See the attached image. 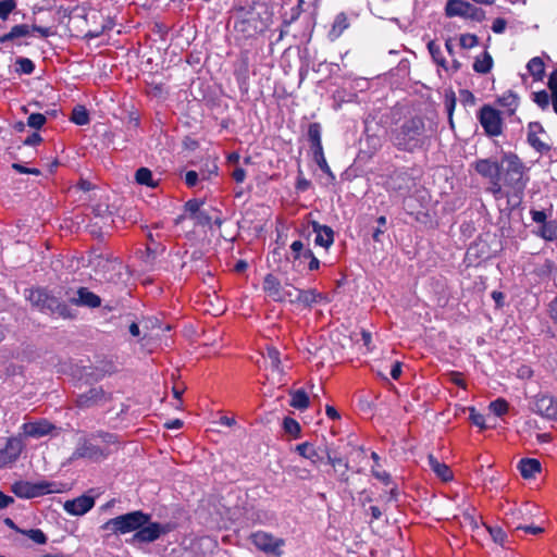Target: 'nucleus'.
Instances as JSON below:
<instances>
[{"label":"nucleus","instance_id":"nucleus-16","mask_svg":"<svg viewBox=\"0 0 557 557\" xmlns=\"http://www.w3.org/2000/svg\"><path fill=\"white\" fill-rule=\"evenodd\" d=\"M70 302L76 306L97 308L101 305V299L86 287H79L75 296L69 298Z\"/></svg>","mask_w":557,"mask_h":557},{"label":"nucleus","instance_id":"nucleus-18","mask_svg":"<svg viewBox=\"0 0 557 557\" xmlns=\"http://www.w3.org/2000/svg\"><path fill=\"white\" fill-rule=\"evenodd\" d=\"M267 359L271 369V377L275 383L282 384L284 369L280 358V351L274 347H268Z\"/></svg>","mask_w":557,"mask_h":557},{"label":"nucleus","instance_id":"nucleus-21","mask_svg":"<svg viewBox=\"0 0 557 557\" xmlns=\"http://www.w3.org/2000/svg\"><path fill=\"white\" fill-rule=\"evenodd\" d=\"M313 232L315 233L314 243L321 247L329 248L334 242V233L330 226L320 225L317 222L312 223Z\"/></svg>","mask_w":557,"mask_h":557},{"label":"nucleus","instance_id":"nucleus-12","mask_svg":"<svg viewBox=\"0 0 557 557\" xmlns=\"http://www.w3.org/2000/svg\"><path fill=\"white\" fill-rule=\"evenodd\" d=\"M480 122L488 135L497 136L502 133V120L496 110L490 107L482 108Z\"/></svg>","mask_w":557,"mask_h":557},{"label":"nucleus","instance_id":"nucleus-26","mask_svg":"<svg viewBox=\"0 0 557 557\" xmlns=\"http://www.w3.org/2000/svg\"><path fill=\"white\" fill-rule=\"evenodd\" d=\"M527 69L534 81H542L544 78L545 64H544V61L542 60V58H540V57L532 58L528 62Z\"/></svg>","mask_w":557,"mask_h":557},{"label":"nucleus","instance_id":"nucleus-35","mask_svg":"<svg viewBox=\"0 0 557 557\" xmlns=\"http://www.w3.org/2000/svg\"><path fill=\"white\" fill-rule=\"evenodd\" d=\"M136 182L140 185H146L148 187H156L157 183L152 180V173L147 168H140L137 170L135 175Z\"/></svg>","mask_w":557,"mask_h":557},{"label":"nucleus","instance_id":"nucleus-24","mask_svg":"<svg viewBox=\"0 0 557 557\" xmlns=\"http://www.w3.org/2000/svg\"><path fill=\"white\" fill-rule=\"evenodd\" d=\"M536 131L544 132L543 127L539 123H531L529 125V134H528V140H529L530 145L536 151H540V152L548 151L549 150V146L547 144H545L544 141H542L536 136Z\"/></svg>","mask_w":557,"mask_h":557},{"label":"nucleus","instance_id":"nucleus-58","mask_svg":"<svg viewBox=\"0 0 557 557\" xmlns=\"http://www.w3.org/2000/svg\"><path fill=\"white\" fill-rule=\"evenodd\" d=\"M185 182L189 187H193L198 182V173L196 171H188L185 175Z\"/></svg>","mask_w":557,"mask_h":557},{"label":"nucleus","instance_id":"nucleus-22","mask_svg":"<svg viewBox=\"0 0 557 557\" xmlns=\"http://www.w3.org/2000/svg\"><path fill=\"white\" fill-rule=\"evenodd\" d=\"M327 462L332 465L335 471H338L341 478L344 481L348 480L347 472L349 470V463L345 458L338 456L334 450L326 448L325 450Z\"/></svg>","mask_w":557,"mask_h":557},{"label":"nucleus","instance_id":"nucleus-8","mask_svg":"<svg viewBox=\"0 0 557 557\" xmlns=\"http://www.w3.org/2000/svg\"><path fill=\"white\" fill-rule=\"evenodd\" d=\"M27 298L34 306H36L40 309L47 308V309L51 310L52 312H57L58 314H60L63 318L71 317L70 311L65 305L60 304L53 297H49L41 289H30Z\"/></svg>","mask_w":557,"mask_h":557},{"label":"nucleus","instance_id":"nucleus-10","mask_svg":"<svg viewBox=\"0 0 557 557\" xmlns=\"http://www.w3.org/2000/svg\"><path fill=\"white\" fill-rule=\"evenodd\" d=\"M110 399V393H107L101 386H95L79 394L76 398V405L82 409H88L97 406H102Z\"/></svg>","mask_w":557,"mask_h":557},{"label":"nucleus","instance_id":"nucleus-42","mask_svg":"<svg viewBox=\"0 0 557 557\" xmlns=\"http://www.w3.org/2000/svg\"><path fill=\"white\" fill-rule=\"evenodd\" d=\"M16 65V72L21 74H32L35 70L34 62L27 58H18Z\"/></svg>","mask_w":557,"mask_h":557},{"label":"nucleus","instance_id":"nucleus-49","mask_svg":"<svg viewBox=\"0 0 557 557\" xmlns=\"http://www.w3.org/2000/svg\"><path fill=\"white\" fill-rule=\"evenodd\" d=\"M479 40L475 35L463 34L460 36V46L466 49L473 48L478 45Z\"/></svg>","mask_w":557,"mask_h":557},{"label":"nucleus","instance_id":"nucleus-29","mask_svg":"<svg viewBox=\"0 0 557 557\" xmlns=\"http://www.w3.org/2000/svg\"><path fill=\"white\" fill-rule=\"evenodd\" d=\"M30 34V27L26 24L15 25L11 28L8 34L0 37V42L4 44L9 40H13L18 37H25Z\"/></svg>","mask_w":557,"mask_h":557},{"label":"nucleus","instance_id":"nucleus-38","mask_svg":"<svg viewBox=\"0 0 557 557\" xmlns=\"http://www.w3.org/2000/svg\"><path fill=\"white\" fill-rule=\"evenodd\" d=\"M488 408L495 416L502 417L508 411L509 405L504 398H497L490 404Z\"/></svg>","mask_w":557,"mask_h":557},{"label":"nucleus","instance_id":"nucleus-45","mask_svg":"<svg viewBox=\"0 0 557 557\" xmlns=\"http://www.w3.org/2000/svg\"><path fill=\"white\" fill-rule=\"evenodd\" d=\"M15 0H2L0 1V18L7 20L10 13L15 9Z\"/></svg>","mask_w":557,"mask_h":557},{"label":"nucleus","instance_id":"nucleus-57","mask_svg":"<svg viewBox=\"0 0 557 557\" xmlns=\"http://www.w3.org/2000/svg\"><path fill=\"white\" fill-rule=\"evenodd\" d=\"M547 86L550 92L557 91V69L553 71L548 77Z\"/></svg>","mask_w":557,"mask_h":557},{"label":"nucleus","instance_id":"nucleus-20","mask_svg":"<svg viewBox=\"0 0 557 557\" xmlns=\"http://www.w3.org/2000/svg\"><path fill=\"white\" fill-rule=\"evenodd\" d=\"M535 411L548 419L557 418V401L550 396H541L535 401Z\"/></svg>","mask_w":557,"mask_h":557},{"label":"nucleus","instance_id":"nucleus-27","mask_svg":"<svg viewBox=\"0 0 557 557\" xmlns=\"http://www.w3.org/2000/svg\"><path fill=\"white\" fill-rule=\"evenodd\" d=\"M289 405L298 410H305L309 406V396L304 389L290 392Z\"/></svg>","mask_w":557,"mask_h":557},{"label":"nucleus","instance_id":"nucleus-36","mask_svg":"<svg viewBox=\"0 0 557 557\" xmlns=\"http://www.w3.org/2000/svg\"><path fill=\"white\" fill-rule=\"evenodd\" d=\"M71 121L77 125H86L89 123V115L85 107L76 106L72 111Z\"/></svg>","mask_w":557,"mask_h":557},{"label":"nucleus","instance_id":"nucleus-31","mask_svg":"<svg viewBox=\"0 0 557 557\" xmlns=\"http://www.w3.org/2000/svg\"><path fill=\"white\" fill-rule=\"evenodd\" d=\"M295 450L304 458L311 460L313 463H315L319 459L318 451L308 442L298 444L295 447Z\"/></svg>","mask_w":557,"mask_h":557},{"label":"nucleus","instance_id":"nucleus-11","mask_svg":"<svg viewBox=\"0 0 557 557\" xmlns=\"http://www.w3.org/2000/svg\"><path fill=\"white\" fill-rule=\"evenodd\" d=\"M24 442L21 437H10L4 448L0 449V468L14 463L24 449Z\"/></svg>","mask_w":557,"mask_h":557},{"label":"nucleus","instance_id":"nucleus-13","mask_svg":"<svg viewBox=\"0 0 557 557\" xmlns=\"http://www.w3.org/2000/svg\"><path fill=\"white\" fill-rule=\"evenodd\" d=\"M95 506V498L89 495H81L69 499L63 504V509L71 516H83Z\"/></svg>","mask_w":557,"mask_h":557},{"label":"nucleus","instance_id":"nucleus-6","mask_svg":"<svg viewBox=\"0 0 557 557\" xmlns=\"http://www.w3.org/2000/svg\"><path fill=\"white\" fill-rule=\"evenodd\" d=\"M424 131V123L421 119H412L406 122L396 136V144L407 150L416 148Z\"/></svg>","mask_w":557,"mask_h":557},{"label":"nucleus","instance_id":"nucleus-62","mask_svg":"<svg viewBox=\"0 0 557 557\" xmlns=\"http://www.w3.org/2000/svg\"><path fill=\"white\" fill-rule=\"evenodd\" d=\"M232 176L237 183H242L246 177V172L244 169L237 168L233 171Z\"/></svg>","mask_w":557,"mask_h":557},{"label":"nucleus","instance_id":"nucleus-48","mask_svg":"<svg viewBox=\"0 0 557 557\" xmlns=\"http://www.w3.org/2000/svg\"><path fill=\"white\" fill-rule=\"evenodd\" d=\"M294 261H300L304 259V252L307 250L304 248V244L300 240H295L290 245Z\"/></svg>","mask_w":557,"mask_h":557},{"label":"nucleus","instance_id":"nucleus-55","mask_svg":"<svg viewBox=\"0 0 557 557\" xmlns=\"http://www.w3.org/2000/svg\"><path fill=\"white\" fill-rule=\"evenodd\" d=\"M506 26H507L506 20L502 18V17H497L494 20V22L492 24V30L495 34H503L506 29Z\"/></svg>","mask_w":557,"mask_h":557},{"label":"nucleus","instance_id":"nucleus-14","mask_svg":"<svg viewBox=\"0 0 557 557\" xmlns=\"http://www.w3.org/2000/svg\"><path fill=\"white\" fill-rule=\"evenodd\" d=\"M165 529L158 522H148L137 530L133 535V541L140 543H149L158 540L161 534L165 533Z\"/></svg>","mask_w":557,"mask_h":557},{"label":"nucleus","instance_id":"nucleus-44","mask_svg":"<svg viewBox=\"0 0 557 557\" xmlns=\"http://www.w3.org/2000/svg\"><path fill=\"white\" fill-rule=\"evenodd\" d=\"M308 137L311 146L322 143L321 140V126L319 123H312L308 129Z\"/></svg>","mask_w":557,"mask_h":557},{"label":"nucleus","instance_id":"nucleus-39","mask_svg":"<svg viewBox=\"0 0 557 557\" xmlns=\"http://www.w3.org/2000/svg\"><path fill=\"white\" fill-rule=\"evenodd\" d=\"M299 295H300L299 288L294 287L292 285H287V286H285L284 293L282 295L283 302L288 301L290 304L299 305Z\"/></svg>","mask_w":557,"mask_h":557},{"label":"nucleus","instance_id":"nucleus-17","mask_svg":"<svg viewBox=\"0 0 557 557\" xmlns=\"http://www.w3.org/2000/svg\"><path fill=\"white\" fill-rule=\"evenodd\" d=\"M53 425L48 420L27 422L22 425L23 434L27 437H41L49 434Z\"/></svg>","mask_w":557,"mask_h":557},{"label":"nucleus","instance_id":"nucleus-28","mask_svg":"<svg viewBox=\"0 0 557 557\" xmlns=\"http://www.w3.org/2000/svg\"><path fill=\"white\" fill-rule=\"evenodd\" d=\"M498 102L507 109L509 114H513L519 106V98L513 91L508 90L498 99Z\"/></svg>","mask_w":557,"mask_h":557},{"label":"nucleus","instance_id":"nucleus-64","mask_svg":"<svg viewBox=\"0 0 557 557\" xmlns=\"http://www.w3.org/2000/svg\"><path fill=\"white\" fill-rule=\"evenodd\" d=\"M401 374V363L400 362H395L391 369V376L394 379V380H397Z\"/></svg>","mask_w":557,"mask_h":557},{"label":"nucleus","instance_id":"nucleus-30","mask_svg":"<svg viewBox=\"0 0 557 557\" xmlns=\"http://www.w3.org/2000/svg\"><path fill=\"white\" fill-rule=\"evenodd\" d=\"M493 65V59L488 52H483L478 57L473 63V70L481 74H486L491 71Z\"/></svg>","mask_w":557,"mask_h":557},{"label":"nucleus","instance_id":"nucleus-32","mask_svg":"<svg viewBox=\"0 0 557 557\" xmlns=\"http://www.w3.org/2000/svg\"><path fill=\"white\" fill-rule=\"evenodd\" d=\"M428 49H429V52L432 55V59L434 60V62L437 65H440L444 69H447V66H446L447 62H446L445 58L443 57L440 45H437L434 40H430L428 42Z\"/></svg>","mask_w":557,"mask_h":557},{"label":"nucleus","instance_id":"nucleus-1","mask_svg":"<svg viewBox=\"0 0 557 557\" xmlns=\"http://www.w3.org/2000/svg\"><path fill=\"white\" fill-rule=\"evenodd\" d=\"M475 171L490 181L487 191L495 199L520 196L528 178L522 162L516 154H505L500 162L493 159H479L473 163Z\"/></svg>","mask_w":557,"mask_h":557},{"label":"nucleus","instance_id":"nucleus-60","mask_svg":"<svg viewBox=\"0 0 557 557\" xmlns=\"http://www.w3.org/2000/svg\"><path fill=\"white\" fill-rule=\"evenodd\" d=\"M314 160H315L317 164L319 165V168L323 172H325L327 174H331V169H330V166H329L324 156L323 157H318Z\"/></svg>","mask_w":557,"mask_h":557},{"label":"nucleus","instance_id":"nucleus-2","mask_svg":"<svg viewBox=\"0 0 557 557\" xmlns=\"http://www.w3.org/2000/svg\"><path fill=\"white\" fill-rule=\"evenodd\" d=\"M115 443L116 438L111 433H92L88 437L81 438L71 459L86 458L91 461H101L109 456V446Z\"/></svg>","mask_w":557,"mask_h":557},{"label":"nucleus","instance_id":"nucleus-37","mask_svg":"<svg viewBox=\"0 0 557 557\" xmlns=\"http://www.w3.org/2000/svg\"><path fill=\"white\" fill-rule=\"evenodd\" d=\"M21 533L36 544L44 545L47 543V536L40 529L22 530Z\"/></svg>","mask_w":557,"mask_h":557},{"label":"nucleus","instance_id":"nucleus-54","mask_svg":"<svg viewBox=\"0 0 557 557\" xmlns=\"http://www.w3.org/2000/svg\"><path fill=\"white\" fill-rule=\"evenodd\" d=\"M304 259L305 260H309V264H308V268L309 270H317L319 269V265H320V262L319 260L314 257V255L312 253V251L310 249H307L305 252H304Z\"/></svg>","mask_w":557,"mask_h":557},{"label":"nucleus","instance_id":"nucleus-46","mask_svg":"<svg viewBox=\"0 0 557 557\" xmlns=\"http://www.w3.org/2000/svg\"><path fill=\"white\" fill-rule=\"evenodd\" d=\"M202 202L198 201L197 199L188 200L185 203V212L189 219H193L200 210H201Z\"/></svg>","mask_w":557,"mask_h":557},{"label":"nucleus","instance_id":"nucleus-4","mask_svg":"<svg viewBox=\"0 0 557 557\" xmlns=\"http://www.w3.org/2000/svg\"><path fill=\"white\" fill-rule=\"evenodd\" d=\"M149 520V515L136 510L108 520L101 525V529L111 531L114 534H126L134 531L136 533L137 530L147 524Z\"/></svg>","mask_w":557,"mask_h":557},{"label":"nucleus","instance_id":"nucleus-41","mask_svg":"<svg viewBox=\"0 0 557 557\" xmlns=\"http://www.w3.org/2000/svg\"><path fill=\"white\" fill-rule=\"evenodd\" d=\"M552 100V96L546 90L536 91L533 94V101L543 110H546Z\"/></svg>","mask_w":557,"mask_h":557},{"label":"nucleus","instance_id":"nucleus-7","mask_svg":"<svg viewBox=\"0 0 557 557\" xmlns=\"http://www.w3.org/2000/svg\"><path fill=\"white\" fill-rule=\"evenodd\" d=\"M96 273L104 281L119 283L125 275V267L119 259L99 258L96 263Z\"/></svg>","mask_w":557,"mask_h":557},{"label":"nucleus","instance_id":"nucleus-59","mask_svg":"<svg viewBox=\"0 0 557 557\" xmlns=\"http://www.w3.org/2000/svg\"><path fill=\"white\" fill-rule=\"evenodd\" d=\"M449 377H450V381H451L454 384H456V385H458V386H460V387H463V388L466 387L465 381H463V379L461 377V374H460V373H458V372H451V373L449 374Z\"/></svg>","mask_w":557,"mask_h":557},{"label":"nucleus","instance_id":"nucleus-61","mask_svg":"<svg viewBox=\"0 0 557 557\" xmlns=\"http://www.w3.org/2000/svg\"><path fill=\"white\" fill-rule=\"evenodd\" d=\"M14 502V499L9 496V495H5L3 494L1 491H0V509H4L7 508L8 506H10L12 503Z\"/></svg>","mask_w":557,"mask_h":557},{"label":"nucleus","instance_id":"nucleus-5","mask_svg":"<svg viewBox=\"0 0 557 557\" xmlns=\"http://www.w3.org/2000/svg\"><path fill=\"white\" fill-rule=\"evenodd\" d=\"M65 485L52 481H16L12 484L11 491L20 498H35L52 493L64 492Z\"/></svg>","mask_w":557,"mask_h":557},{"label":"nucleus","instance_id":"nucleus-47","mask_svg":"<svg viewBox=\"0 0 557 557\" xmlns=\"http://www.w3.org/2000/svg\"><path fill=\"white\" fill-rule=\"evenodd\" d=\"M46 123V116L41 113H33L27 119L28 126L40 128Z\"/></svg>","mask_w":557,"mask_h":557},{"label":"nucleus","instance_id":"nucleus-63","mask_svg":"<svg viewBox=\"0 0 557 557\" xmlns=\"http://www.w3.org/2000/svg\"><path fill=\"white\" fill-rule=\"evenodd\" d=\"M30 30L39 33L41 37H49L52 35V32L48 27H41V26L34 25L33 27H30Z\"/></svg>","mask_w":557,"mask_h":557},{"label":"nucleus","instance_id":"nucleus-53","mask_svg":"<svg viewBox=\"0 0 557 557\" xmlns=\"http://www.w3.org/2000/svg\"><path fill=\"white\" fill-rule=\"evenodd\" d=\"M372 473L377 480L382 481L384 484H389V474L385 470H382L379 465H375L372 468Z\"/></svg>","mask_w":557,"mask_h":557},{"label":"nucleus","instance_id":"nucleus-43","mask_svg":"<svg viewBox=\"0 0 557 557\" xmlns=\"http://www.w3.org/2000/svg\"><path fill=\"white\" fill-rule=\"evenodd\" d=\"M348 27L347 17L344 13H339L334 21L332 33L339 36Z\"/></svg>","mask_w":557,"mask_h":557},{"label":"nucleus","instance_id":"nucleus-9","mask_svg":"<svg viewBox=\"0 0 557 557\" xmlns=\"http://www.w3.org/2000/svg\"><path fill=\"white\" fill-rule=\"evenodd\" d=\"M447 16H463L475 21L485 17L484 11L463 0H448L446 4Z\"/></svg>","mask_w":557,"mask_h":557},{"label":"nucleus","instance_id":"nucleus-56","mask_svg":"<svg viewBox=\"0 0 557 557\" xmlns=\"http://www.w3.org/2000/svg\"><path fill=\"white\" fill-rule=\"evenodd\" d=\"M530 213L534 222L540 223L542 225L546 223L547 215L544 211L531 210Z\"/></svg>","mask_w":557,"mask_h":557},{"label":"nucleus","instance_id":"nucleus-25","mask_svg":"<svg viewBox=\"0 0 557 557\" xmlns=\"http://www.w3.org/2000/svg\"><path fill=\"white\" fill-rule=\"evenodd\" d=\"M519 470L524 479H531L541 471V463L536 459H522L519 462Z\"/></svg>","mask_w":557,"mask_h":557},{"label":"nucleus","instance_id":"nucleus-23","mask_svg":"<svg viewBox=\"0 0 557 557\" xmlns=\"http://www.w3.org/2000/svg\"><path fill=\"white\" fill-rule=\"evenodd\" d=\"M428 463L431 470L443 481L447 482L453 480V472L449 467L441 462L433 455L428 456Z\"/></svg>","mask_w":557,"mask_h":557},{"label":"nucleus","instance_id":"nucleus-3","mask_svg":"<svg viewBox=\"0 0 557 557\" xmlns=\"http://www.w3.org/2000/svg\"><path fill=\"white\" fill-rule=\"evenodd\" d=\"M102 15L99 11L91 8H76L71 16L70 22L74 28L78 29L81 33H84L85 36L95 38L102 34L106 29V25H98V20H101Z\"/></svg>","mask_w":557,"mask_h":557},{"label":"nucleus","instance_id":"nucleus-51","mask_svg":"<svg viewBox=\"0 0 557 557\" xmlns=\"http://www.w3.org/2000/svg\"><path fill=\"white\" fill-rule=\"evenodd\" d=\"M470 420L474 425L479 426L480 429L486 428L484 416L478 412L474 408H471L470 410Z\"/></svg>","mask_w":557,"mask_h":557},{"label":"nucleus","instance_id":"nucleus-34","mask_svg":"<svg viewBox=\"0 0 557 557\" xmlns=\"http://www.w3.org/2000/svg\"><path fill=\"white\" fill-rule=\"evenodd\" d=\"M539 235L546 240H554L557 238V220L544 223L541 226Z\"/></svg>","mask_w":557,"mask_h":557},{"label":"nucleus","instance_id":"nucleus-33","mask_svg":"<svg viewBox=\"0 0 557 557\" xmlns=\"http://www.w3.org/2000/svg\"><path fill=\"white\" fill-rule=\"evenodd\" d=\"M322 295L317 293L315 289H300L299 305L310 307L312 304L321 299Z\"/></svg>","mask_w":557,"mask_h":557},{"label":"nucleus","instance_id":"nucleus-50","mask_svg":"<svg viewBox=\"0 0 557 557\" xmlns=\"http://www.w3.org/2000/svg\"><path fill=\"white\" fill-rule=\"evenodd\" d=\"M487 531L490 532L493 541L498 544H503L506 539V533L502 528L498 527H487Z\"/></svg>","mask_w":557,"mask_h":557},{"label":"nucleus","instance_id":"nucleus-52","mask_svg":"<svg viewBox=\"0 0 557 557\" xmlns=\"http://www.w3.org/2000/svg\"><path fill=\"white\" fill-rule=\"evenodd\" d=\"M191 220L195 224L202 226L210 225L211 223V216L205 210H200Z\"/></svg>","mask_w":557,"mask_h":557},{"label":"nucleus","instance_id":"nucleus-40","mask_svg":"<svg viewBox=\"0 0 557 557\" xmlns=\"http://www.w3.org/2000/svg\"><path fill=\"white\" fill-rule=\"evenodd\" d=\"M283 428L286 433L290 434L295 438L300 434V425L295 419L285 418L283 421Z\"/></svg>","mask_w":557,"mask_h":557},{"label":"nucleus","instance_id":"nucleus-15","mask_svg":"<svg viewBox=\"0 0 557 557\" xmlns=\"http://www.w3.org/2000/svg\"><path fill=\"white\" fill-rule=\"evenodd\" d=\"M251 540L257 548L265 553H274L283 545L282 540H277L271 534L261 531L253 533Z\"/></svg>","mask_w":557,"mask_h":557},{"label":"nucleus","instance_id":"nucleus-19","mask_svg":"<svg viewBox=\"0 0 557 557\" xmlns=\"http://www.w3.org/2000/svg\"><path fill=\"white\" fill-rule=\"evenodd\" d=\"M285 287H283L280 281L272 274H267L263 280V290L264 293L274 301L283 302V293Z\"/></svg>","mask_w":557,"mask_h":557}]
</instances>
